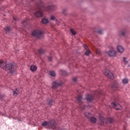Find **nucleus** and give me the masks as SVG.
<instances>
[{
    "label": "nucleus",
    "mask_w": 130,
    "mask_h": 130,
    "mask_svg": "<svg viewBox=\"0 0 130 130\" xmlns=\"http://www.w3.org/2000/svg\"><path fill=\"white\" fill-rule=\"evenodd\" d=\"M0 67L2 68L5 71H9L11 74H14L16 73L17 70V66L13 63H7L5 61H0Z\"/></svg>",
    "instance_id": "nucleus-1"
},
{
    "label": "nucleus",
    "mask_w": 130,
    "mask_h": 130,
    "mask_svg": "<svg viewBox=\"0 0 130 130\" xmlns=\"http://www.w3.org/2000/svg\"><path fill=\"white\" fill-rule=\"evenodd\" d=\"M55 10V7L53 6L45 7L42 6L41 8H39L38 10L36 11L35 13V15L37 18H41L42 17V11H46V12H52V11H54Z\"/></svg>",
    "instance_id": "nucleus-2"
},
{
    "label": "nucleus",
    "mask_w": 130,
    "mask_h": 130,
    "mask_svg": "<svg viewBox=\"0 0 130 130\" xmlns=\"http://www.w3.org/2000/svg\"><path fill=\"white\" fill-rule=\"evenodd\" d=\"M42 126H46L47 128H49L50 129L61 130L57 127V125L54 120H51L49 121H45L42 122Z\"/></svg>",
    "instance_id": "nucleus-3"
},
{
    "label": "nucleus",
    "mask_w": 130,
    "mask_h": 130,
    "mask_svg": "<svg viewBox=\"0 0 130 130\" xmlns=\"http://www.w3.org/2000/svg\"><path fill=\"white\" fill-rule=\"evenodd\" d=\"M101 94H102V91L96 90L94 92V94H87L85 99L87 102H92L95 99V97H97V95H101Z\"/></svg>",
    "instance_id": "nucleus-4"
},
{
    "label": "nucleus",
    "mask_w": 130,
    "mask_h": 130,
    "mask_svg": "<svg viewBox=\"0 0 130 130\" xmlns=\"http://www.w3.org/2000/svg\"><path fill=\"white\" fill-rule=\"evenodd\" d=\"M113 99H114L115 102L111 103L112 106H113L115 109H116V110H119L121 109V106L119 104L117 103V101H118V99L114 98Z\"/></svg>",
    "instance_id": "nucleus-5"
},
{
    "label": "nucleus",
    "mask_w": 130,
    "mask_h": 130,
    "mask_svg": "<svg viewBox=\"0 0 130 130\" xmlns=\"http://www.w3.org/2000/svg\"><path fill=\"white\" fill-rule=\"evenodd\" d=\"M106 54L110 56V57H116V51L112 48V50H110L109 51H105Z\"/></svg>",
    "instance_id": "nucleus-6"
},
{
    "label": "nucleus",
    "mask_w": 130,
    "mask_h": 130,
    "mask_svg": "<svg viewBox=\"0 0 130 130\" xmlns=\"http://www.w3.org/2000/svg\"><path fill=\"white\" fill-rule=\"evenodd\" d=\"M43 32L39 30H34L32 32L31 35L37 37V38H41L42 37Z\"/></svg>",
    "instance_id": "nucleus-7"
},
{
    "label": "nucleus",
    "mask_w": 130,
    "mask_h": 130,
    "mask_svg": "<svg viewBox=\"0 0 130 130\" xmlns=\"http://www.w3.org/2000/svg\"><path fill=\"white\" fill-rule=\"evenodd\" d=\"M62 84V82L60 80L54 81L52 84V87L53 89H55L57 87H59V86H61Z\"/></svg>",
    "instance_id": "nucleus-8"
},
{
    "label": "nucleus",
    "mask_w": 130,
    "mask_h": 130,
    "mask_svg": "<svg viewBox=\"0 0 130 130\" xmlns=\"http://www.w3.org/2000/svg\"><path fill=\"white\" fill-rule=\"evenodd\" d=\"M85 115L87 118H90V121L92 123H95V122H96L97 119L95 117H91V113L89 112L85 113Z\"/></svg>",
    "instance_id": "nucleus-9"
},
{
    "label": "nucleus",
    "mask_w": 130,
    "mask_h": 130,
    "mask_svg": "<svg viewBox=\"0 0 130 130\" xmlns=\"http://www.w3.org/2000/svg\"><path fill=\"white\" fill-rule=\"evenodd\" d=\"M104 74L105 76H107L109 79H111V80H113L114 79V76H113V74L110 72V71L106 70Z\"/></svg>",
    "instance_id": "nucleus-10"
},
{
    "label": "nucleus",
    "mask_w": 130,
    "mask_h": 130,
    "mask_svg": "<svg viewBox=\"0 0 130 130\" xmlns=\"http://www.w3.org/2000/svg\"><path fill=\"white\" fill-rule=\"evenodd\" d=\"M117 49L118 52H120V53H122V52L124 51V48L120 45L117 46Z\"/></svg>",
    "instance_id": "nucleus-11"
},
{
    "label": "nucleus",
    "mask_w": 130,
    "mask_h": 130,
    "mask_svg": "<svg viewBox=\"0 0 130 130\" xmlns=\"http://www.w3.org/2000/svg\"><path fill=\"white\" fill-rule=\"evenodd\" d=\"M21 92V91H20L19 88H16L15 89H14L13 90V95L14 96H17L18 94H20V92Z\"/></svg>",
    "instance_id": "nucleus-12"
},
{
    "label": "nucleus",
    "mask_w": 130,
    "mask_h": 130,
    "mask_svg": "<svg viewBox=\"0 0 130 130\" xmlns=\"http://www.w3.org/2000/svg\"><path fill=\"white\" fill-rule=\"evenodd\" d=\"M118 87V84L116 82H114L113 84H111V87L114 90H116Z\"/></svg>",
    "instance_id": "nucleus-13"
},
{
    "label": "nucleus",
    "mask_w": 130,
    "mask_h": 130,
    "mask_svg": "<svg viewBox=\"0 0 130 130\" xmlns=\"http://www.w3.org/2000/svg\"><path fill=\"white\" fill-rule=\"evenodd\" d=\"M77 101L78 102L80 105L83 103V102H82V95H78L77 96Z\"/></svg>",
    "instance_id": "nucleus-14"
},
{
    "label": "nucleus",
    "mask_w": 130,
    "mask_h": 130,
    "mask_svg": "<svg viewBox=\"0 0 130 130\" xmlns=\"http://www.w3.org/2000/svg\"><path fill=\"white\" fill-rule=\"evenodd\" d=\"M119 35H121L122 36H125V35L126 34V30L123 29L121 30H120L119 32Z\"/></svg>",
    "instance_id": "nucleus-15"
},
{
    "label": "nucleus",
    "mask_w": 130,
    "mask_h": 130,
    "mask_svg": "<svg viewBox=\"0 0 130 130\" xmlns=\"http://www.w3.org/2000/svg\"><path fill=\"white\" fill-rule=\"evenodd\" d=\"M30 70L31 72H36L37 70V66L35 65H32L30 67Z\"/></svg>",
    "instance_id": "nucleus-16"
},
{
    "label": "nucleus",
    "mask_w": 130,
    "mask_h": 130,
    "mask_svg": "<svg viewBox=\"0 0 130 130\" xmlns=\"http://www.w3.org/2000/svg\"><path fill=\"white\" fill-rule=\"evenodd\" d=\"M4 30L6 33H10L11 31V28L9 26H6Z\"/></svg>",
    "instance_id": "nucleus-17"
},
{
    "label": "nucleus",
    "mask_w": 130,
    "mask_h": 130,
    "mask_svg": "<svg viewBox=\"0 0 130 130\" xmlns=\"http://www.w3.org/2000/svg\"><path fill=\"white\" fill-rule=\"evenodd\" d=\"M59 74H60V75H61L62 76H67V75H68V73L66 72V71H63V70H61L59 72Z\"/></svg>",
    "instance_id": "nucleus-18"
},
{
    "label": "nucleus",
    "mask_w": 130,
    "mask_h": 130,
    "mask_svg": "<svg viewBox=\"0 0 130 130\" xmlns=\"http://www.w3.org/2000/svg\"><path fill=\"white\" fill-rule=\"evenodd\" d=\"M47 102L50 106H51V105H53V104H54V101H53V100H47Z\"/></svg>",
    "instance_id": "nucleus-19"
},
{
    "label": "nucleus",
    "mask_w": 130,
    "mask_h": 130,
    "mask_svg": "<svg viewBox=\"0 0 130 130\" xmlns=\"http://www.w3.org/2000/svg\"><path fill=\"white\" fill-rule=\"evenodd\" d=\"M42 24L46 25V24H47L48 23V20L47 19L43 18L42 20Z\"/></svg>",
    "instance_id": "nucleus-20"
},
{
    "label": "nucleus",
    "mask_w": 130,
    "mask_h": 130,
    "mask_svg": "<svg viewBox=\"0 0 130 130\" xmlns=\"http://www.w3.org/2000/svg\"><path fill=\"white\" fill-rule=\"evenodd\" d=\"M122 82L123 84L125 85V84H127V83H128V79H127V78H124L122 80Z\"/></svg>",
    "instance_id": "nucleus-21"
},
{
    "label": "nucleus",
    "mask_w": 130,
    "mask_h": 130,
    "mask_svg": "<svg viewBox=\"0 0 130 130\" xmlns=\"http://www.w3.org/2000/svg\"><path fill=\"white\" fill-rule=\"evenodd\" d=\"M50 20H52L53 21H55V22H57V19L54 17L53 15H51L50 17Z\"/></svg>",
    "instance_id": "nucleus-22"
},
{
    "label": "nucleus",
    "mask_w": 130,
    "mask_h": 130,
    "mask_svg": "<svg viewBox=\"0 0 130 130\" xmlns=\"http://www.w3.org/2000/svg\"><path fill=\"white\" fill-rule=\"evenodd\" d=\"M50 75L51 77H55L56 76L55 72L54 71H50Z\"/></svg>",
    "instance_id": "nucleus-23"
},
{
    "label": "nucleus",
    "mask_w": 130,
    "mask_h": 130,
    "mask_svg": "<svg viewBox=\"0 0 130 130\" xmlns=\"http://www.w3.org/2000/svg\"><path fill=\"white\" fill-rule=\"evenodd\" d=\"M27 21L28 20L25 19L23 21H22V25H23L24 26H26V25H27V24L28 23Z\"/></svg>",
    "instance_id": "nucleus-24"
},
{
    "label": "nucleus",
    "mask_w": 130,
    "mask_h": 130,
    "mask_svg": "<svg viewBox=\"0 0 130 130\" xmlns=\"http://www.w3.org/2000/svg\"><path fill=\"white\" fill-rule=\"evenodd\" d=\"M38 52H39V54H42L44 53V51L42 49H40L38 50Z\"/></svg>",
    "instance_id": "nucleus-25"
},
{
    "label": "nucleus",
    "mask_w": 130,
    "mask_h": 130,
    "mask_svg": "<svg viewBox=\"0 0 130 130\" xmlns=\"http://www.w3.org/2000/svg\"><path fill=\"white\" fill-rule=\"evenodd\" d=\"M108 121L110 123H113V121L114 120L112 118H109L108 119Z\"/></svg>",
    "instance_id": "nucleus-26"
},
{
    "label": "nucleus",
    "mask_w": 130,
    "mask_h": 130,
    "mask_svg": "<svg viewBox=\"0 0 130 130\" xmlns=\"http://www.w3.org/2000/svg\"><path fill=\"white\" fill-rule=\"evenodd\" d=\"M4 98H5V95L0 93V101H3V100H4Z\"/></svg>",
    "instance_id": "nucleus-27"
},
{
    "label": "nucleus",
    "mask_w": 130,
    "mask_h": 130,
    "mask_svg": "<svg viewBox=\"0 0 130 130\" xmlns=\"http://www.w3.org/2000/svg\"><path fill=\"white\" fill-rule=\"evenodd\" d=\"M126 59H127L126 57H123V61L124 62V63H125V64H126L128 62V61H127V60H126Z\"/></svg>",
    "instance_id": "nucleus-28"
},
{
    "label": "nucleus",
    "mask_w": 130,
    "mask_h": 130,
    "mask_svg": "<svg viewBox=\"0 0 130 130\" xmlns=\"http://www.w3.org/2000/svg\"><path fill=\"white\" fill-rule=\"evenodd\" d=\"M70 31L73 35H76V31H75V30L74 29L71 28L70 29Z\"/></svg>",
    "instance_id": "nucleus-29"
},
{
    "label": "nucleus",
    "mask_w": 130,
    "mask_h": 130,
    "mask_svg": "<svg viewBox=\"0 0 130 130\" xmlns=\"http://www.w3.org/2000/svg\"><path fill=\"white\" fill-rule=\"evenodd\" d=\"M90 53H91V51H90L89 50H87L85 52V55H89V54H90Z\"/></svg>",
    "instance_id": "nucleus-30"
},
{
    "label": "nucleus",
    "mask_w": 130,
    "mask_h": 130,
    "mask_svg": "<svg viewBox=\"0 0 130 130\" xmlns=\"http://www.w3.org/2000/svg\"><path fill=\"white\" fill-rule=\"evenodd\" d=\"M96 52L97 54H99V55H101V51H100V50L96 49Z\"/></svg>",
    "instance_id": "nucleus-31"
},
{
    "label": "nucleus",
    "mask_w": 130,
    "mask_h": 130,
    "mask_svg": "<svg viewBox=\"0 0 130 130\" xmlns=\"http://www.w3.org/2000/svg\"><path fill=\"white\" fill-rule=\"evenodd\" d=\"M98 32L99 34H103V30L102 29H100L98 30Z\"/></svg>",
    "instance_id": "nucleus-32"
},
{
    "label": "nucleus",
    "mask_w": 130,
    "mask_h": 130,
    "mask_svg": "<svg viewBox=\"0 0 130 130\" xmlns=\"http://www.w3.org/2000/svg\"><path fill=\"white\" fill-rule=\"evenodd\" d=\"M83 47H84L85 49H86V50H88V49H89L88 46H86V45H84Z\"/></svg>",
    "instance_id": "nucleus-33"
},
{
    "label": "nucleus",
    "mask_w": 130,
    "mask_h": 130,
    "mask_svg": "<svg viewBox=\"0 0 130 130\" xmlns=\"http://www.w3.org/2000/svg\"><path fill=\"white\" fill-rule=\"evenodd\" d=\"M77 77H74L73 78V82H77Z\"/></svg>",
    "instance_id": "nucleus-34"
},
{
    "label": "nucleus",
    "mask_w": 130,
    "mask_h": 130,
    "mask_svg": "<svg viewBox=\"0 0 130 130\" xmlns=\"http://www.w3.org/2000/svg\"><path fill=\"white\" fill-rule=\"evenodd\" d=\"M80 108L82 109V110H85L86 109V106H84V107H82V106H80Z\"/></svg>",
    "instance_id": "nucleus-35"
},
{
    "label": "nucleus",
    "mask_w": 130,
    "mask_h": 130,
    "mask_svg": "<svg viewBox=\"0 0 130 130\" xmlns=\"http://www.w3.org/2000/svg\"><path fill=\"white\" fill-rule=\"evenodd\" d=\"M48 60L49 61H52V57H48Z\"/></svg>",
    "instance_id": "nucleus-36"
},
{
    "label": "nucleus",
    "mask_w": 130,
    "mask_h": 130,
    "mask_svg": "<svg viewBox=\"0 0 130 130\" xmlns=\"http://www.w3.org/2000/svg\"><path fill=\"white\" fill-rule=\"evenodd\" d=\"M66 12V10H63V11H62V13L63 14H64Z\"/></svg>",
    "instance_id": "nucleus-37"
},
{
    "label": "nucleus",
    "mask_w": 130,
    "mask_h": 130,
    "mask_svg": "<svg viewBox=\"0 0 130 130\" xmlns=\"http://www.w3.org/2000/svg\"><path fill=\"white\" fill-rule=\"evenodd\" d=\"M57 25H59V22L57 21Z\"/></svg>",
    "instance_id": "nucleus-38"
},
{
    "label": "nucleus",
    "mask_w": 130,
    "mask_h": 130,
    "mask_svg": "<svg viewBox=\"0 0 130 130\" xmlns=\"http://www.w3.org/2000/svg\"><path fill=\"white\" fill-rule=\"evenodd\" d=\"M13 19L16 21V19H15V17H13Z\"/></svg>",
    "instance_id": "nucleus-39"
}]
</instances>
